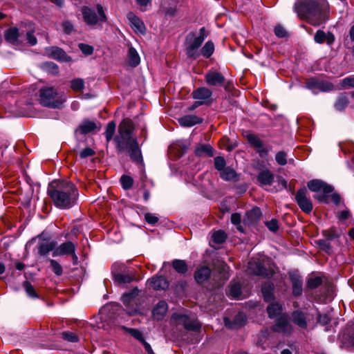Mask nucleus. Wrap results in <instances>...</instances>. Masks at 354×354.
I'll use <instances>...</instances> for the list:
<instances>
[{
    "label": "nucleus",
    "mask_w": 354,
    "mask_h": 354,
    "mask_svg": "<svg viewBox=\"0 0 354 354\" xmlns=\"http://www.w3.org/2000/svg\"><path fill=\"white\" fill-rule=\"evenodd\" d=\"M295 10L301 19L318 26L328 20L329 4L326 0H297Z\"/></svg>",
    "instance_id": "1"
},
{
    "label": "nucleus",
    "mask_w": 354,
    "mask_h": 354,
    "mask_svg": "<svg viewBox=\"0 0 354 354\" xmlns=\"http://www.w3.org/2000/svg\"><path fill=\"white\" fill-rule=\"evenodd\" d=\"M48 193L55 205L60 209H70L75 205L79 193L75 185L69 181L62 182L55 188H50Z\"/></svg>",
    "instance_id": "2"
},
{
    "label": "nucleus",
    "mask_w": 354,
    "mask_h": 354,
    "mask_svg": "<svg viewBox=\"0 0 354 354\" xmlns=\"http://www.w3.org/2000/svg\"><path fill=\"white\" fill-rule=\"evenodd\" d=\"M133 129V123L129 119H124L120 124L118 134L114 138L119 151H124L128 147L138 142L137 139L132 136Z\"/></svg>",
    "instance_id": "3"
},
{
    "label": "nucleus",
    "mask_w": 354,
    "mask_h": 354,
    "mask_svg": "<svg viewBox=\"0 0 354 354\" xmlns=\"http://www.w3.org/2000/svg\"><path fill=\"white\" fill-rule=\"evenodd\" d=\"M274 268L272 260L264 255L252 258L248 263L250 272L263 277H271L274 273Z\"/></svg>",
    "instance_id": "4"
},
{
    "label": "nucleus",
    "mask_w": 354,
    "mask_h": 354,
    "mask_svg": "<svg viewBox=\"0 0 354 354\" xmlns=\"http://www.w3.org/2000/svg\"><path fill=\"white\" fill-rule=\"evenodd\" d=\"M207 33L205 27L199 30V35L195 36L194 33H189L186 38V54L187 57L196 59L200 55L198 48L207 37Z\"/></svg>",
    "instance_id": "5"
},
{
    "label": "nucleus",
    "mask_w": 354,
    "mask_h": 354,
    "mask_svg": "<svg viewBox=\"0 0 354 354\" xmlns=\"http://www.w3.org/2000/svg\"><path fill=\"white\" fill-rule=\"evenodd\" d=\"M66 96L57 93L53 87H45L40 89L41 103L48 107L58 108L65 101Z\"/></svg>",
    "instance_id": "6"
},
{
    "label": "nucleus",
    "mask_w": 354,
    "mask_h": 354,
    "mask_svg": "<svg viewBox=\"0 0 354 354\" xmlns=\"http://www.w3.org/2000/svg\"><path fill=\"white\" fill-rule=\"evenodd\" d=\"M84 21L88 26L102 24L107 20L103 7L97 4L96 9H92L84 6L82 9Z\"/></svg>",
    "instance_id": "7"
},
{
    "label": "nucleus",
    "mask_w": 354,
    "mask_h": 354,
    "mask_svg": "<svg viewBox=\"0 0 354 354\" xmlns=\"http://www.w3.org/2000/svg\"><path fill=\"white\" fill-rule=\"evenodd\" d=\"M138 293V289L134 288L131 292L124 293L122 297L125 310L129 315H136L140 312V298Z\"/></svg>",
    "instance_id": "8"
},
{
    "label": "nucleus",
    "mask_w": 354,
    "mask_h": 354,
    "mask_svg": "<svg viewBox=\"0 0 354 354\" xmlns=\"http://www.w3.org/2000/svg\"><path fill=\"white\" fill-rule=\"evenodd\" d=\"M308 189L314 192H322V194H317L316 198L320 202L326 203L328 194L331 193L333 188L320 180H312L308 183Z\"/></svg>",
    "instance_id": "9"
},
{
    "label": "nucleus",
    "mask_w": 354,
    "mask_h": 354,
    "mask_svg": "<svg viewBox=\"0 0 354 354\" xmlns=\"http://www.w3.org/2000/svg\"><path fill=\"white\" fill-rule=\"evenodd\" d=\"M171 319L177 324H182L185 328L190 330L198 331L201 327V324L194 318H190L186 315L174 313L171 316Z\"/></svg>",
    "instance_id": "10"
},
{
    "label": "nucleus",
    "mask_w": 354,
    "mask_h": 354,
    "mask_svg": "<svg viewBox=\"0 0 354 354\" xmlns=\"http://www.w3.org/2000/svg\"><path fill=\"white\" fill-rule=\"evenodd\" d=\"M295 200L300 209L306 212L310 213L313 210V203L307 196V190L305 187L299 189L295 196Z\"/></svg>",
    "instance_id": "11"
},
{
    "label": "nucleus",
    "mask_w": 354,
    "mask_h": 354,
    "mask_svg": "<svg viewBox=\"0 0 354 354\" xmlns=\"http://www.w3.org/2000/svg\"><path fill=\"white\" fill-rule=\"evenodd\" d=\"M272 330L284 335H290L292 333L293 328L288 317L283 315L276 320V323L272 326Z\"/></svg>",
    "instance_id": "12"
},
{
    "label": "nucleus",
    "mask_w": 354,
    "mask_h": 354,
    "mask_svg": "<svg viewBox=\"0 0 354 354\" xmlns=\"http://www.w3.org/2000/svg\"><path fill=\"white\" fill-rule=\"evenodd\" d=\"M46 52L50 57L54 59L65 62H69L71 61V57L67 55V54L60 48L53 46L46 48Z\"/></svg>",
    "instance_id": "13"
},
{
    "label": "nucleus",
    "mask_w": 354,
    "mask_h": 354,
    "mask_svg": "<svg viewBox=\"0 0 354 354\" xmlns=\"http://www.w3.org/2000/svg\"><path fill=\"white\" fill-rule=\"evenodd\" d=\"M212 95V91L205 87L198 88L192 92L193 98L199 101L203 104H207Z\"/></svg>",
    "instance_id": "14"
},
{
    "label": "nucleus",
    "mask_w": 354,
    "mask_h": 354,
    "mask_svg": "<svg viewBox=\"0 0 354 354\" xmlns=\"http://www.w3.org/2000/svg\"><path fill=\"white\" fill-rule=\"evenodd\" d=\"M73 252H75V245L71 241H67L55 247L53 257L69 255L71 253H73Z\"/></svg>",
    "instance_id": "15"
},
{
    "label": "nucleus",
    "mask_w": 354,
    "mask_h": 354,
    "mask_svg": "<svg viewBox=\"0 0 354 354\" xmlns=\"http://www.w3.org/2000/svg\"><path fill=\"white\" fill-rule=\"evenodd\" d=\"M147 285L149 288L160 290L167 289L169 286V283L165 277L162 276H156L149 279L147 281Z\"/></svg>",
    "instance_id": "16"
},
{
    "label": "nucleus",
    "mask_w": 354,
    "mask_h": 354,
    "mask_svg": "<svg viewBox=\"0 0 354 354\" xmlns=\"http://www.w3.org/2000/svg\"><path fill=\"white\" fill-rule=\"evenodd\" d=\"M57 245V243L55 241H42L37 246L38 253L41 256H46L50 252L53 253Z\"/></svg>",
    "instance_id": "17"
},
{
    "label": "nucleus",
    "mask_w": 354,
    "mask_h": 354,
    "mask_svg": "<svg viewBox=\"0 0 354 354\" xmlns=\"http://www.w3.org/2000/svg\"><path fill=\"white\" fill-rule=\"evenodd\" d=\"M127 18L130 22L131 27L135 32L145 34L146 30L145 26L140 19L132 12H129L127 15Z\"/></svg>",
    "instance_id": "18"
},
{
    "label": "nucleus",
    "mask_w": 354,
    "mask_h": 354,
    "mask_svg": "<svg viewBox=\"0 0 354 354\" xmlns=\"http://www.w3.org/2000/svg\"><path fill=\"white\" fill-rule=\"evenodd\" d=\"M205 81L210 86H221L225 82V77L220 73L212 71L206 73Z\"/></svg>",
    "instance_id": "19"
},
{
    "label": "nucleus",
    "mask_w": 354,
    "mask_h": 354,
    "mask_svg": "<svg viewBox=\"0 0 354 354\" xmlns=\"http://www.w3.org/2000/svg\"><path fill=\"white\" fill-rule=\"evenodd\" d=\"M315 41L317 44H322L326 41L327 44L330 46L335 41V36L333 33L328 32L326 33L322 30H319L316 32L314 36Z\"/></svg>",
    "instance_id": "20"
},
{
    "label": "nucleus",
    "mask_w": 354,
    "mask_h": 354,
    "mask_svg": "<svg viewBox=\"0 0 354 354\" xmlns=\"http://www.w3.org/2000/svg\"><path fill=\"white\" fill-rule=\"evenodd\" d=\"M245 322V316L242 313H239L233 322L228 317L224 318L225 326L230 329L238 328L242 326Z\"/></svg>",
    "instance_id": "21"
},
{
    "label": "nucleus",
    "mask_w": 354,
    "mask_h": 354,
    "mask_svg": "<svg viewBox=\"0 0 354 354\" xmlns=\"http://www.w3.org/2000/svg\"><path fill=\"white\" fill-rule=\"evenodd\" d=\"M292 319L295 324L304 329L307 328L308 322H310L307 315L299 310L292 313Z\"/></svg>",
    "instance_id": "22"
},
{
    "label": "nucleus",
    "mask_w": 354,
    "mask_h": 354,
    "mask_svg": "<svg viewBox=\"0 0 354 354\" xmlns=\"http://www.w3.org/2000/svg\"><path fill=\"white\" fill-rule=\"evenodd\" d=\"M4 37L6 41L12 45H18L19 44V38L20 37V33L18 28L15 27H12L7 29L5 31Z\"/></svg>",
    "instance_id": "23"
},
{
    "label": "nucleus",
    "mask_w": 354,
    "mask_h": 354,
    "mask_svg": "<svg viewBox=\"0 0 354 354\" xmlns=\"http://www.w3.org/2000/svg\"><path fill=\"white\" fill-rule=\"evenodd\" d=\"M290 281L292 284V293L295 296H299L302 293V279L301 277L295 273H290Z\"/></svg>",
    "instance_id": "24"
},
{
    "label": "nucleus",
    "mask_w": 354,
    "mask_h": 354,
    "mask_svg": "<svg viewBox=\"0 0 354 354\" xmlns=\"http://www.w3.org/2000/svg\"><path fill=\"white\" fill-rule=\"evenodd\" d=\"M203 118L195 115H187L178 119L182 127H192L203 122Z\"/></svg>",
    "instance_id": "25"
},
{
    "label": "nucleus",
    "mask_w": 354,
    "mask_h": 354,
    "mask_svg": "<svg viewBox=\"0 0 354 354\" xmlns=\"http://www.w3.org/2000/svg\"><path fill=\"white\" fill-rule=\"evenodd\" d=\"M126 150L128 151L129 156L133 161L136 162L137 163H141L142 162V157L138 142H134V144L128 147Z\"/></svg>",
    "instance_id": "26"
},
{
    "label": "nucleus",
    "mask_w": 354,
    "mask_h": 354,
    "mask_svg": "<svg viewBox=\"0 0 354 354\" xmlns=\"http://www.w3.org/2000/svg\"><path fill=\"white\" fill-rule=\"evenodd\" d=\"M167 304L165 301H160L154 307L152 315L154 319H161L167 311Z\"/></svg>",
    "instance_id": "27"
},
{
    "label": "nucleus",
    "mask_w": 354,
    "mask_h": 354,
    "mask_svg": "<svg viewBox=\"0 0 354 354\" xmlns=\"http://www.w3.org/2000/svg\"><path fill=\"white\" fill-rule=\"evenodd\" d=\"M210 274V269L207 266H203L195 272L194 278L198 283H203L209 277Z\"/></svg>",
    "instance_id": "28"
},
{
    "label": "nucleus",
    "mask_w": 354,
    "mask_h": 354,
    "mask_svg": "<svg viewBox=\"0 0 354 354\" xmlns=\"http://www.w3.org/2000/svg\"><path fill=\"white\" fill-rule=\"evenodd\" d=\"M261 215V211L259 207H254L245 214L243 222L247 224H252L257 221Z\"/></svg>",
    "instance_id": "29"
},
{
    "label": "nucleus",
    "mask_w": 354,
    "mask_h": 354,
    "mask_svg": "<svg viewBox=\"0 0 354 354\" xmlns=\"http://www.w3.org/2000/svg\"><path fill=\"white\" fill-rule=\"evenodd\" d=\"M127 59L128 64L131 67H136L140 63V57L138 51L132 46L129 48Z\"/></svg>",
    "instance_id": "30"
},
{
    "label": "nucleus",
    "mask_w": 354,
    "mask_h": 354,
    "mask_svg": "<svg viewBox=\"0 0 354 354\" xmlns=\"http://www.w3.org/2000/svg\"><path fill=\"white\" fill-rule=\"evenodd\" d=\"M273 180V174L268 169L260 172L257 176V180L261 185H270Z\"/></svg>",
    "instance_id": "31"
},
{
    "label": "nucleus",
    "mask_w": 354,
    "mask_h": 354,
    "mask_svg": "<svg viewBox=\"0 0 354 354\" xmlns=\"http://www.w3.org/2000/svg\"><path fill=\"white\" fill-rule=\"evenodd\" d=\"M96 129H98L97 124L91 120H84L79 126L77 131H80L81 133L86 134L90 133Z\"/></svg>",
    "instance_id": "32"
},
{
    "label": "nucleus",
    "mask_w": 354,
    "mask_h": 354,
    "mask_svg": "<svg viewBox=\"0 0 354 354\" xmlns=\"http://www.w3.org/2000/svg\"><path fill=\"white\" fill-rule=\"evenodd\" d=\"M195 153L198 156H207L212 157L214 156L213 149L208 144H203L198 146L195 149Z\"/></svg>",
    "instance_id": "33"
},
{
    "label": "nucleus",
    "mask_w": 354,
    "mask_h": 354,
    "mask_svg": "<svg viewBox=\"0 0 354 354\" xmlns=\"http://www.w3.org/2000/svg\"><path fill=\"white\" fill-rule=\"evenodd\" d=\"M348 94L346 93H341L335 104V107L338 111H343L348 104Z\"/></svg>",
    "instance_id": "34"
},
{
    "label": "nucleus",
    "mask_w": 354,
    "mask_h": 354,
    "mask_svg": "<svg viewBox=\"0 0 354 354\" xmlns=\"http://www.w3.org/2000/svg\"><path fill=\"white\" fill-rule=\"evenodd\" d=\"M199 52L204 57H210L214 52V43L212 41H207Z\"/></svg>",
    "instance_id": "35"
},
{
    "label": "nucleus",
    "mask_w": 354,
    "mask_h": 354,
    "mask_svg": "<svg viewBox=\"0 0 354 354\" xmlns=\"http://www.w3.org/2000/svg\"><path fill=\"white\" fill-rule=\"evenodd\" d=\"M261 290L264 299L266 301H270L273 299L274 286L272 283L263 284Z\"/></svg>",
    "instance_id": "36"
},
{
    "label": "nucleus",
    "mask_w": 354,
    "mask_h": 354,
    "mask_svg": "<svg viewBox=\"0 0 354 354\" xmlns=\"http://www.w3.org/2000/svg\"><path fill=\"white\" fill-rule=\"evenodd\" d=\"M133 276L132 274L126 273V274H122V273H118L114 274V279L115 281H117L120 284H125L129 283L131 282L133 279Z\"/></svg>",
    "instance_id": "37"
},
{
    "label": "nucleus",
    "mask_w": 354,
    "mask_h": 354,
    "mask_svg": "<svg viewBox=\"0 0 354 354\" xmlns=\"http://www.w3.org/2000/svg\"><path fill=\"white\" fill-rule=\"evenodd\" d=\"M281 310V306L278 303H272L267 307V313L270 318H273L280 314Z\"/></svg>",
    "instance_id": "38"
},
{
    "label": "nucleus",
    "mask_w": 354,
    "mask_h": 354,
    "mask_svg": "<svg viewBox=\"0 0 354 354\" xmlns=\"http://www.w3.org/2000/svg\"><path fill=\"white\" fill-rule=\"evenodd\" d=\"M174 270L180 274H184L187 270V266L185 261L176 259L172 262Z\"/></svg>",
    "instance_id": "39"
},
{
    "label": "nucleus",
    "mask_w": 354,
    "mask_h": 354,
    "mask_svg": "<svg viewBox=\"0 0 354 354\" xmlns=\"http://www.w3.org/2000/svg\"><path fill=\"white\" fill-rule=\"evenodd\" d=\"M236 172L231 168H225L221 171V177L227 181L234 180L236 178Z\"/></svg>",
    "instance_id": "40"
},
{
    "label": "nucleus",
    "mask_w": 354,
    "mask_h": 354,
    "mask_svg": "<svg viewBox=\"0 0 354 354\" xmlns=\"http://www.w3.org/2000/svg\"><path fill=\"white\" fill-rule=\"evenodd\" d=\"M241 285L239 283H232L229 287V295L234 298H239L241 296Z\"/></svg>",
    "instance_id": "41"
},
{
    "label": "nucleus",
    "mask_w": 354,
    "mask_h": 354,
    "mask_svg": "<svg viewBox=\"0 0 354 354\" xmlns=\"http://www.w3.org/2000/svg\"><path fill=\"white\" fill-rule=\"evenodd\" d=\"M116 124L113 121L109 122L107 124L105 131V137L107 142H109L112 138L115 131Z\"/></svg>",
    "instance_id": "42"
},
{
    "label": "nucleus",
    "mask_w": 354,
    "mask_h": 354,
    "mask_svg": "<svg viewBox=\"0 0 354 354\" xmlns=\"http://www.w3.org/2000/svg\"><path fill=\"white\" fill-rule=\"evenodd\" d=\"M212 240L214 243L221 244L225 242L226 239V234L223 231L218 230L216 231L213 233L212 236Z\"/></svg>",
    "instance_id": "43"
},
{
    "label": "nucleus",
    "mask_w": 354,
    "mask_h": 354,
    "mask_svg": "<svg viewBox=\"0 0 354 354\" xmlns=\"http://www.w3.org/2000/svg\"><path fill=\"white\" fill-rule=\"evenodd\" d=\"M122 328L130 333L133 337L140 341L142 344L145 341L142 333L140 330L134 328H127L124 326H123Z\"/></svg>",
    "instance_id": "44"
},
{
    "label": "nucleus",
    "mask_w": 354,
    "mask_h": 354,
    "mask_svg": "<svg viewBox=\"0 0 354 354\" xmlns=\"http://www.w3.org/2000/svg\"><path fill=\"white\" fill-rule=\"evenodd\" d=\"M120 183L122 187V188L125 190L129 189L133 183V180L131 177L127 176V175H122L120 178Z\"/></svg>",
    "instance_id": "45"
},
{
    "label": "nucleus",
    "mask_w": 354,
    "mask_h": 354,
    "mask_svg": "<svg viewBox=\"0 0 354 354\" xmlns=\"http://www.w3.org/2000/svg\"><path fill=\"white\" fill-rule=\"evenodd\" d=\"M50 267L52 271L57 275L61 276L63 273V268L62 266L54 259H50Z\"/></svg>",
    "instance_id": "46"
},
{
    "label": "nucleus",
    "mask_w": 354,
    "mask_h": 354,
    "mask_svg": "<svg viewBox=\"0 0 354 354\" xmlns=\"http://www.w3.org/2000/svg\"><path fill=\"white\" fill-rule=\"evenodd\" d=\"M71 86L75 91H81L84 88V82L81 78H77L71 81Z\"/></svg>",
    "instance_id": "47"
},
{
    "label": "nucleus",
    "mask_w": 354,
    "mask_h": 354,
    "mask_svg": "<svg viewBox=\"0 0 354 354\" xmlns=\"http://www.w3.org/2000/svg\"><path fill=\"white\" fill-rule=\"evenodd\" d=\"M247 139L249 143L254 148L261 147V143L263 142V141L256 135L248 134L247 136Z\"/></svg>",
    "instance_id": "48"
},
{
    "label": "nucleus",
    "mask_w": 354,
    "mask_h": 354,
    "mask_svg": "<svg viewBox=\"0 0 354 354\" xmlns=\"http://www.w3.org/2000/svg\"><path fill=\"white\" fill-rule=\"evenodd\" d=\"M241 216L239 213L232 214L231 216V222L234 225H236V228L239 231L243 232V229L241 225Z\"/></svg>",
    "instance_id": "49"
},
{
    "label": "nucleus",
    "mask_w": 354,
    "mask_h": 354,
    "mask_svg": "<svg viewBox=\"0 0 354 354\" xmlns=\"http://www.w3.org/2000/svg\"><path fill=\"white\" fill-rule=\"evenodd\" d=\"M275 160L278 165L283 166L287 164V154L286 152L281 151L277 153Z\"/></svg>",
    "instance_id": "50"
},
{
    "label": "nucleus",
    "mask_w": 354,
    "mask_h": 354,
    "mask_svg": "<svg viewBox=\"0 0 354 354\" xmlns=\"http://www.w3.org/2000/svg\"><path fill=\"white\" fill-rule=\"evenodd\" d=\"M316 87L320 91L327 92L333 89V85L328 82H319L316 83Z\"/></svg>",
    "instance_id": "51"
},
{
    "label": "nucleus",
    "mask_w": 354,
    "mask_h": 354,
    "mask_svg": "<svg viewBox=\"0 0 354 354\" xmlns=\"http://www.w3.org/2000/svg\"><path fill=\"white\" fill-rule=\"evenodd\" d=\"M322 284V279L319 277L310 278L308 280L307 286L310 289H314L317 288Z\"/></svg>",
    "instance_id": "52"
},
{
    "label": "nucleus",
    "mask_w": 354,
    "mask_h": 354,
    "mask_svg": "<svg viewBox=\"0 0 354 354\" xmlns=\"http://www.w3.org/2000/svg\"><path fill=\"white\" fill-rule=\"evenodd\" d=\"M257 150V153L261 158H266L268 157V153L270 150V147H266L263 142L261 143V147L255 148Z\"/></svg>",
    "instance_id": "53"
},
{
    "label": "nucleus",
    "mask_w": 354,
    "mask_h": 354,
    "mask_svg": "<svg viewBox=\"0 0 354 354\" xmlns=\"http://www.w3.org/2000/svg\"><path fill=\"white\" fill-rule=\"evenodd\" d=\"M225 160L223 157L217 156L214 158V167L218 171L223 170L225 167Z\"/></svg>",
    "instance_id": "54"
},
{
    "label": "nucleus",
    "mask_w": 354,
    "mask_h": 354,
    "mask_svg": "<svg viewBox=\"0 0 354 354\" xmlns=\"http://www.w3.org/2000/svg\"><path fill=\"white\" fill-rule=\"evenodd\" d=\"M24 287L26 290L27 295L32 298H35L37 297L36 292L35 290L34 287L31 285V283L28 281H25L24 283Z\"/></svg>",
    "instance_id": "55"
},
{
    "label": "nucleus",
    "mask_w": 354,
    "mask_h": 354,
    "mask_svg": "<svg viewBox=\"0 0 354 354\" xmlns=\"http://www.w3.org/2000/svg\"><path fill=\"white\" fill-rule=\"evenodd\" d=\"M341 86L344 88L354 87V76H350L343 79L341 82Z\"/></svg>",
    "instance_id": "56"
},
{
    "label": "nucleus",
    "mask_w": 354,
    "mask_h": 354,
    "mask_svg": "<svg viewBox=\"0 0 354 354\" xmlns=\"http://www.w3.org/2000/svg\"><path fill=\"white\" fill-rule=\"evenodd\" d=\"M351 216V213L348 209L340 211L337 214V217L341 223H344L346 220L350 218Z\"/></svg>",
    "instance_id": "57"
},
{
    "label": "nucleus",
    "mask_w": 354,
    "mask_h": 354,
    "mask_svg": "<svg viewBox=\"0 0 354 354\" xmlns=\"http://www.w3.org/2000/svg\"><path fill=\"white\" fill-rule=\"evenodd\" d=\"M62 335L63 338L68 342H76L78 341L77 337L73 333L64 332Z\"/></svg>",
    "instance_id": "58"
},
{
    "label": "nucleus",
    "mask_w": 354,
    "mask_h": 354,
    "mask_svg": "<svg viewBox=\"0 0 354 354\" xmlns=\"http://www.w3.org/2000/svg\"><path fill=\"white\" fill-rule=\"evenodd\" d=\"M267 227L272 232H275L279 229L278 222L276 219H272L270 221L266 223Z\"/></svg>",
    "instance_id": "59"
},
{
    "label": "nucleus",
    "mask_w": 354,
    "mask_h": 354,
    "mask_svg": "<svg viewBox=\"0 0 354 354\" xmlns=\"http://www.w3.org/2000/svg\"><path fill=\"white\" fill-rule=\"evenodd\" d=\"M79 48L82 52L86 55H91L93 52V48L88 44H80Z\"/></svg>",
    "instance_id": "60"
},
{
    "label": "nucleus",
    "mask_w": 354,
    "mask_h": 354,
    "mask_svg": "<svg viewBox=\"0 0 354 354\" xmlns=\"http://www.w3.org/2000/svg\"><path fill=\"white\" fill-rule=\"evenodd\" d=\"M136 3L143 12L147 10L148 7L151 6V0H136Z\"/></svg>",
    "instance_id": "61"
},
{
    "label": "nucleus",
    "mask_w": 354,
    "mask_h": 354,
    "mask_svg": "<svg viewBox=\"0 0 354 354\" xmlns=\"http://www.w3.org/2000/svg\"><path fill=\"white\" fill-rule=\"evenodd\" d=\"M94 154L95 151L91 148L86 147L80 151V156L81 158H86L87 157L92 156Z\"/></svg>",
    "instance_id": "62"
},
{
    "label": "nucleus",
    "mask_w": 354,
    "mask_h": 354,
    "mask_svg": "<svg viewBox=\"0 0 354 354\" xmlns=\"http://www.w3.org/2000/svg\"><path fill=\"white\" fill-rule=\"evenodd\" d=\"M317 322L322 325H326L330 322V317L327 314L322 315L318 313Z\"/></svg>",
    "instance_id": "63"
},
{
    "label": "nucleus",
    "mask_w": 354,
    "mask_h": 354,
    "mask_svg": "<svg viewBox=\"0 0 354 354\" xmlns=\"http://www.w3.org/2000/svg\"><path fill=\"white\" fill-rule=\"evenodd\" d=\"M145 221L151 225H155L158 221V218L153 214L147 213L145 215Z\"/></svg>",
    "instance_id": "64"
}]
</instances>
